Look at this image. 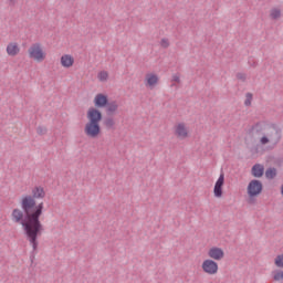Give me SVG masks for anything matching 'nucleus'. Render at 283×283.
<instances>
[{"label":"nucleus","mask_w":283,"mask_h":283,"mask_svg":"<svg viewBox=\"0 0 283 283\" xmlns=\"http://www.w3.org/2000/svg\"><path fill=\"white\" fill-rule=\"evenodd\" d=\"M39 198H45V190L41 186L32 189V195H25L21 198L20 207L12 210L11 220L15 224H21L24 235L32 245L33 251L39 249V238L43 235L45 228L41 223L43 216V202L36 205Z\"/></svg>","instance_id":"1"},{"label":"nucleus","mask_w":283,"mask_h":283,"mask_svg":"<svg viewBox=\"0 0 283 283\" xmlns=\"http://www.w3.org/2000/svg\"><path fill=\"white\" fill-rule=\"evenodd\" d=\"M250 202H253V198H258L264 191V185L260 179H252L247 188Z\"/></svg>","instance_id":"2"},{"label":"nucleus","mask_w":283,"mask_h":283,"mask_svg":"<svg viewBox=\"0 0 283 283\" xmlns=\"http://www.w3.org/2000/svg\"><path fill=\"white\" fill-rule=\"evenodd\" d=\"M266 135L271 140V145L275 147L282 140V128H280L276 124H271L268 126Z\"/></svg>","instance_id":"3"},{"label":"nucleus","mask_w":283,"mask_h":283,"mask_svg":"<svg viewBox=\"0 0 283 283\" xmlns=\"http://www.w3.org/2000/svg\"><path fill=\"white\" fill-rule=\"evenodd\" d=\"M29 56L30 59H34V61H38V63H41V61H45V53L43 52V49H41V44H32L29 48Z\"/></svg>","instance_id":"4"},{"label":"nucleus","mask_w":283,"mask_h":283,"mask_svg":"<svg viewBox=\"0 0 283 283\" xmlns=\"http://www.w3.org/2000/svg\"><path fill=\"white\" fill-rule=\"evenodd\" d=\"M101 124H94L92 122H87L84 127V133L88 138H98L101 136Z\"/></svg>","instance_id":"5"},{"label":"nucleus","mask_w":283,"mask_h":283,"mask_svg":"<svg viewBox=\"0 0 283 283\" xmlns=\"http://www.w3.org/2000/svg\"><path fill=\"white\" fill-rule=\"evenodd\" d=\"M86 118L88 123L101 125V120H103V113L98 108L91 107L86 113Z\"/></svg>","instance_id":"6"},{"label":"nucleus","mask_w":283,"mask_h":283,"mask_svg":"<svg viewBox=\"0 0 283 283\" xmlns=\"http://www.w3.org/2000/svg\"><path fill=\"white\" fill-rule=\"evenodd\" d=\"M95 109H105L109 105V96L98 93L93 99Z\"/></svg>","instance_id":"7"},{"label":"nucleus","mask_w":283,"mask_h":283,"mask_svg":"<svg viewBox=\"0 0 283 283\" xmlns=\"http://www.w3.org/2000/svg\"><path fill=\"white\" fill-rule=\"evenodd\" d=\"M201 269L203 273H208V275H216V273H218V262L207 259L202 262Z\"/></svg>","instance_id":"8"},{"label":"nucleus","mask_w":283,"mask_h":283,"mask_svg":"<svg viewBox=\"0 0 283 283\" xmlns=\"http://www.w3.org/2000/svg\"><path fill=\"white\" fill-rule=\"evenodd\" d=\"M223 187H224V172L221 171L218 180L214 184V188H213L214 198H222Z\"/></svg>","instance_id":"9"},{"label":"nucleus","mask_w":283,"mask_h":283,"mask_svg":"<svg viewBox=\"0 0 283 283\" xmlns=\"http://www.w3.org/2000/svg\"><path fill=\"white\" fill-rule=\"evenodd\" d=\"M208 255L212 260L220 261L224 258V250H222L221 248H218V247H213L208 251Z\"/></svg>","instance_id":"10"},{"label":"nucleus","mask_w":283,"mask_h":283,"mask_svg":"<svg viewBox=\"0 0 283 283\" xmlns=\"http://www.w3.org/2000/svg\"><path fill=\"white\" fill-rule=\"evenodd\" d=\"M21 52V49L19 48V44L17 42H10L7 45V54L9 56H17Z\"/></svg>","instance_id":"11"},{"label":"nucleus","mask_w":283,"mask_h":283,"mask_svg":"<svg viewBox=\"0 0 283 283\" xmlns=\"http://www.w3.org/2000/svg\"><path fill=\"white\" fill-rule=\"evenodd\" d=\"M251 175L253 178H262L264 176V166L262 164H255L252 166Z\"/></svg>","instance_id":"12"},{"label":"nucleus","mask_w":283,"mask_h":283,"mask_svg":"<svg viewBox=\"0 0 283 283\" xmlns=\"http://www.w3.org/2000/svg\"><path fill=\"white\" fill-rule=\"evenodd\" d=\"M105 109L107 116H114L116 112H118V103L116 101H108V105L105 106Z\"/></svg>","instance_id":"13"},{"label":"nucleus","mask_w":283,"mask_h":283,"mask_svg":"<svg viewBox=\"0 0 283 283\" xmlns=\"http://www.w3.org/2000/svg\"><path fill=\"white\" fill-rule=\"evenodd\" d=\"M61 65L62 67H72L74 65V56L70 54H64L61 56Z\"/></svg>","instance_id":"14"},{"label":"nucleus","mask_w":283,"mask_h":283,"mask_svg":"<svg viewBox=\"0 0 283 283\" xmlns=\"http://www.w3.org/2000/svg\"><path fill=\"white\" fill-rule=\"evenodd\" d=\"M175 134L178 138H187L189 136V132H187L185 124H178Z\"/></svg>","instance_id":"15"},{"label":"nucleus","mask_w":283,"mask_h":283,"mask_svg":"<svg viewBox=\"0 0 283 283\" xmlns=\"http://www.w3.org/2000/svg\"><path fill=\"white\" fill-rule=\"evenodd\" d=\"M146 85L148 87H154L155 85H158V75L154 73L146 74Z\"/></svg>","instance_id":"16"},{"label":"nucleus","mask_w":283,"mask_h":283,"mask_svg":"<svg viewBox=\"0 0 283 283\" xmlns=\"http://www.w3.org/2000/svg\"><path fill=\"white\" fill-rule=\"evenodd\" d=\"M277 176V169L275 167H270L265 170V178L273 180Z\"/></svg>","instance_id":"17"},{"label":"nucleus","mask_w":283,"mask_h":283,"mask_svg":"<svg viewBox=\"0 0 283 283\" xmlns=\"http://www.w3.org/2000/svg\"><path fill=\"white\" fill-rule=\"evenodd\" d=\"M114 125H116V122H114V118L106 117L104 119V126L106 127V129H112L114 127Z\"/></svg>","instance_id":"18"},{"label":"nucleus","mask_w":283,"mask_h":283,"mask_svg":"<svg viewBox=\"0 0 283 283\" xmlns=\"http://www.w3.org/2000/svg\"><path fill=\"white\" fill-rule=\"evenodd\" d=\"M270 17L275 21L280 19V17H282V11L280 9H272L270 12Z\"/></svg>","instance_id":"19"},{"label":"nucleus","mask_w":283,"mask_h":283,"mask_svg":"<svg viewBox=\"0 0 283 283\" xmlns=\"http://www.w3.org/2000/svg\"><path fill=\"white\" fill-rule=\"evenodd\" d=\"M273 274V281L280 282V280H283V271L282 270H275L272 272Z\"/></svg>","instance_id":"20"},{"label":"nucleus","mask_w":283,"mask_h":283,"mask_svg":"<svg viewBox=\"0 0 283 283\" xmlns=\"http://www.w3.org/2000/svg\"><path fill=\"white\" fill-rule=\"evenodd\" d=\"M274 264H275V266H277V269H283V254H279L274 259Z\"/></svg>","instance_id":"21"},{"label":"nucleus","mask_w":283,"mask_h":283,"mask_svg":"<svg viewBox=\"0 0 283 283\" xmlns=\"http://www.w3.org/2000/svg\"><path fill=\"white\" fill-rule=\"evenodd\" d=\"M251 101H253V94L252 93H247L245 94V101H244L245 107H250Z\"/></svg>","instance_id":"22"},{"label":"nucleus","mask_w":283,"mask_h":283,"mask_svg":"<svg viewBox=\"0 0 283 283\" xmlns=\"http://www.w3.org/2000/svg\"><path fill=\"white\" fill-rule=\"evenodd\" d=\"M36 134H39V136H45V134H48V128L45 126H38Z\"/></svg>","instance_id":"23"},{"label":"nucleus","mask_w":283,"mask_h":283,"mask_svg":"<svg viewBox=\"0 0 283 283\" xmlns=\"http://www.w3.org/2000/svg\"><path fill=\"white\" fill-rule=\"evenodd\" d=\"M260 143H261V145H269V143H271V139H270L269 135L265 134L264 136H262L260 138Z\"/></svg>","instance_id":"24"},{"label":"nucleus","mask_w":283,"mask_h":283,"mask_svg":"<svg viewBox=\"0 0 283 283\" xmlns=\"http://www.w3.org/2000/svg\"><path fill=\"white\" fill-rule=\"evenodd\" d=\"M160 45L164 48V50H167V48H169V39L163 38Z\"/></svg>","instance_id":"25"},{"label":"nucleus","mask_w":283,"mask_h":283,"mask_svg":"<svg viewBox=\"0 0 283 283\" xmlns=\"http://www.w3.org/2000/svg\"><path fill=\"white\" fill-rule=\"evenodd\" d=\"M107 76H108V74H107V72H105V71H101V72L98 73V78H99V81H107Z\"/></svg>","instance_id":"26"},{"label":"nucleus","mask_w":283,"mask_h":283,"mask_svg":"<svg viewBox=\"0 0 283 283\" xmlns=\"http://www.w3.org/2000/svg\"><path fill=\"white\" fill-rule=\"evenodd\" d=\"M237 78L239 81H242V83H244L247 81V74H244V73H237Z\"/></svg>","instance_id":"27"},{"label":"nucleus","mask_w":283,"mask_h":283,"mask_svg":"<svg viewBox=\"0 0 283 283\" xmlns=\"http://www.w3.org/2000/svg\"><path fill=\"white\" fill-rule=\"evenodd\" d=\"M172 81L175 83H180V76L179 75H172Z\"/></svg>","instance_id":"28"},{"label":"nucleus","mask_w":283,"mask_h":283,"mask_svg":"<svg viewBox=\"0 0 283 283\" xmlns=\"http://www.w3.org/2000/svg\"><path fill=\"white\" fill-rule=\"evenodd\" d=\"M260 127V122H258L255 125L252 126V129H258Z\"/></svg>","instance_id":"29"},{"label":"nucleus","mask_w":283,"mask_h":283,"mask_svg":"<svg viewBox=\"0 0 283 283\" xmlns=\"http://www.w3.org/2000/svg\"><path fill=\"white\" fill-rule=\"evenodd\" d=\"M11 6H14L17 0H9Z\"/></svg>","instance_id":"30"},{"label":"nucleus","mask_w":283,"mask_h":283,"mask_svg":"<svg viewBox=\"0 0 283 283\" xmlns=\"http://www.w3.org/2000/svg\"><path fill=\"white\" fill-rule=\"evenodd\" d=\"M250 151H258V147L250 148Z\"/></svg>","instance_id":"31"},{"label":"nucleus","mask_w":283,"mask_h":283,"mask_svg":"<svg viewBox=\"0 0 283 283\" xmlns=\"http://www.w3.org/2000/svg\"><path fill=\"white\" fill-rule=\"evenodd\" d=\"M255 65H258V63L254 62V63H253V66L255 67Z\"/></svg>","instance_id":"32"}]
</instances>
